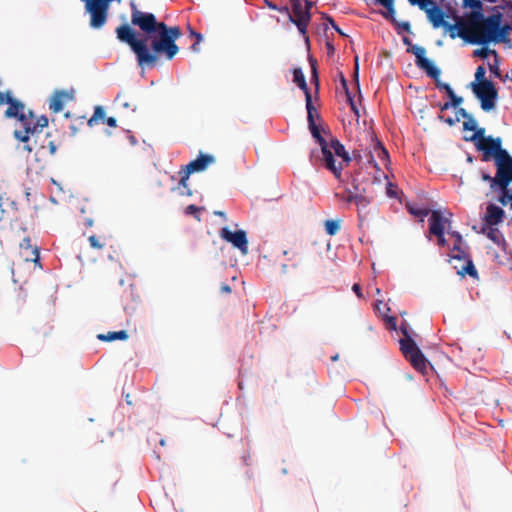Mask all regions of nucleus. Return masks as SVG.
Masks as SVG:
<instances>
[{"instance_id": "4c0bfd02", "label": "nucleus", "mask_w": 512, "mask_h": 512, "mask_svg": "<svg viewBox=\"0 0 512 512\" xmlns=\"http://www.w3.org/2000/svg\"><path fill=\"white\" fill-rule=\"evenodd\" d=\"M306 81L304 73L301 68H295L293 70V82L298 86Z\"/></svg>"}, {"instance_id": "13d9d810", "label": "nucleus", "mask_w": 512, "mask_h": 512, "mask_svg": "<svg viewBox=\"0 0 512 512\" xmlns=\"http://www.w3.org/2000/svg\"><path fill=\"white\" fill-rule=\"evenodd\" d=\"M352 290L355 292V294L357 295L358 298L363 297L362 292H361V287L359 284L355 283L352 287Z\"/></svg>"}, {"instance_id": "72a5a7b5", "label": "nucleus", "mask_w": 512, "mask_h": 512, "mask_svg": "<svg viewBox=\"0 0 512 512\" xmlns=\"http://www.w3.org/2000/svg\"><path fill=\"white\" fill-rule=\"evenodd\" d=\"M204 210L203 207H198L194 204H191V205H188L186 208H185V214L186 215H192L194 216L195 219H197L198 221H200V212Z\"/></svg>"}, {"instance_id": "a19ab883", "label": "nucleus", "mask_w": 512, "mask_h": 512, "mask_svg": "<svg viewBox=\"0 0 512 512\" xmlns=\"http://www.w3.org/2000/svg\"><path fill=\"white\" fill-rule=\"evenodd\" d=\"M485 73H486V71H485V68L483 66H479L476 69V72H475L476 83H482V82L488 81L485 78Z\"/></svg>"}, {"instance_id": "423d86ee", "label": "nucleus", "mask_w": 512, "mask_h": 512, "mask_svg": "<svg viewBox=\"0 0 512 512\" xmlns=\"http://www.w3.org/2000/svg\"><path fill=\"white\" fill-rule=\"evenodd\" d=\"M312 136L316 139L317 143L321 147L322 161L326 169L331 171L337 179H340L342 174V166L335 165V160L332 159L330 152L327 150V141L320 134V129L316 123L308 124Z\"/></svg>"}, {"instance_id": "052dcab7", "label": "nucleus", "mask_w": 512, "mask_h": 512, "mask_svg": "<svg viewBox=\"0 0 512 512\" xmlns=\"http://www.w3.org/2000/svg\"><path fill=\"white\" fill-rule=\"evenodd\" d=\"M220 290L222 293L229 294L231 292V287L228 284L223 283L220 287Z\"/></svg>"}, {"instance_id": "a211bd4d", "label": "nucleus", "mask_w": 512, "mask_h": 512, "mask_svg": "<svg viewBox=\"0 0 512 512\" xmlns=\"http://www.w3.org/2000/svg\"><path fill=\"white\" fill-rule=\"evenodd\" d=\"M456 23L444 25V28L449 31V36L451 39H455L456 37H460L467 43H470V30L467 24V17L465 20L462 18L455 16Z\"/></svg>"}, {"instance_id": "864d4df0", "label": "nucleus", "mask_w": 512, "mask_h": 512, "mask_svg": "<svg viewBox=\"0 0 512 512\" xmlns=\"http://www.w3.org/2000/svg\"><path fill=\"white\" fill-rule=\"evenodd\" d=\"M456 253L452 255V258L453 259H458V260H466L467 258H469V256L466 254V252L461 249V251H455Z\"/></svg>"}, {"instance_id": "f704fd0d", "label": "nucleus", "mask_w": 512, "mask_h": 512, "mask_svg": "<svg viewBox=\"0 0 512 512\" xmlns=\"http://www.w3.org/2000/svg\"><path fill=\"white\" fill-rule=\"evenodd\" d=\"M306 110H307V121L308 124L315 123L314 116L316 114V108L312 104V100H308L306 103Z\"/></svg>"}, {"instance_id": "a18cd8bd", "label": "nucleus", "mask_w": 512, "mask_h": 512, "mask_svg": "<svg viewBox=\"0 0 512 512\" xmlns=\"http://www.w3.org/2000/svg\"><path fill=\"white\" fill-rule=\"evenodd\" d=\"M191 36L195 37V39H196L195 43L192 44L191 49L194 52H198L199 51V44L202 41V35L200 33H196L194 31H191Z\"/></svg>"}, {"instance_id": "2eb2a0df", "label": "nucleus", "mask_w": 512, "mask_h": 512, "mask_svg": "<svg viewBox=\"0 0 512 512\" xmlns=\"http://www.w3.org/2000/svg\"><path fill=\"white\" fill-rule=\"evenodd\" d=\"M327 150L330 152L332 159L335 160V165H341L342 169L344 165H348L351 162V157L337 138L332 137L330 139L327 143Z\"/></svg>"}, {"instance_id": "338daca9", "label": "nucleus", "mask_w": 512, "mask_h": 512, "mask_svg": "<svg viewBox=\"0 0 512 512\" xmlns=\"http://www.w3.org/2000/svg\"><path fill=\"white\" fill-rule=\"evenodd\" d=\"M452 235L454 236V238H456L457 242L462 243V236L460 235L459 232H453Z\"/></svg>"}, {"instance_id": "ea45409f", "label": "nucleus", "mask_w": 512, "mask_h": 512, "mask_svg": "<svg viewBox=\"0 0 512 512\" xmlns=\"http://www.w3.org/2000/svg\"><path fill=\"white\" fill-rule=\"evenodd\" d=\"M322 18L325 19L327 23H329L338 34L345 36L344 32L339 28V26L335 23L334 19L331 16L323 13Z\"/></svg>"}, {"instance_id": "a878e982", "label": "nucleus", "mask_w": 512, "mask_h": 512, "mask_svg": "<svg viewBox=\"0 0 512 512\" xmlns=\"http://www.w3.org/2000/svg\"><path fill=\"white\" fill-rule=\"evenodd\" d=\"M127 333L124 330L108 332L105 334H98L97 338L101 341H114V340H125L127 338Z\"/></svg>"}, {"instance_id": "0eeeda50", "label": "nucleus", "mask_w": 512, "mask_h": 512, "mask_svg": "<svg viewBox=\"0 0 512 512\" xmlns=\"http://www.w3.org/2000/svg\"><path fill=\"white\" fill-rule=\"evenodd\" d=\"M501 158L496 160L497 173L494 177L493 184H497L502 189H506L512 182V157L508 152H501Z\"/></svg>"}, {"instance_id": "20e7f679", "label": "nucleus", "mask_w": 512, "mask_h": 512, "mask_svg": "<svg viewBox=\"0 0 512 512\" xmlns=\"http://www.w3.org/2000/svg\"><path fill=\"white\" fill-rule=\"evenodd\" d=\"M401 332L404 338L400 339V349L407 360L410 361L411 365L418 371L424 372L427 364L426 359L418 348L415 341L411 338L408 332V328L404 325L401 326Z\"/></svg>"}, {"instance_id": "ddd939ff", "label": "nucleus", "mask_w": 512, "mask_h": 512, "mask_svg": "<svg viewBox=\"0 0 512 512\" xmlns=\"http://www.w3.org/2000/svg\"><path fill=\"white\" fill-rule=\"evenodd\" d=\"M407 51L415 56V63L419 69L425 71L429 77L437 76V67L425 57L426 50L424 47L410 45Z\"/></svg>"}, {"instance_id": "393cba45", "label": "nucleus", "mask_w": 512, "mask_h": 512, "mask_svg": "<svg viewBox=\"0 0 512 512\" xmlns=\"http://www.w3.org/2000/svg\"><path fill=\"white\" fill-rule=\"evenodd\" d=\"M509 25H498V28L496 29L494 36L492 39V42L494 43H507L509 39V31H510Z\"/></svg>"}, {"instance_id": "412c9836", "label": "nucleus", "mask_w": 512, "mask_h": 512, "mask_svg": "<svg viewBox=\"0 0 512 512\" xmlns=\"http://www.w3.org/2000/svg\"><path fill=\"white\" fill-rule=\"evenodd\" d=\"M504 210L495 204H489L486 208L483 225L496 226L502 222L504 218Z\"/></svg>"}, {"instance_id": "69168bd1", "label": "nucleus", "mask_w": 512, "mask_h": 512, "mask_svg": "<svg viewBox=\"0 0 512 512\" xmlns=\"http://www.w3.org/2000/svg\"><path fill=\"white\" fill-rule=\"evenodd\" d=\"M353 157H354L355 159H357L358 161L362 160L361 151H360V150H358V149H355V150L353 151Z\"/></svg>"}, {"instance_id": "473e14b6", "label": "nucleus", "mask_w": 512, "mask_h": 512, "mask_svg": "<svg viewBox=\"0 0 512 512\" xmlns=\"http://www.w3.org/2000/svg\"><path fill=\"white\" fill-rule=\"evenodd\" d=\"M489 54H492L495 56V58L498 57V54L495 50H490L489 48L487 47H482L480 49H477L473 52V55L475 57H479V58H482V59H485L488 57Z\"/></svg>"}, {"instance_id": "f257e3e1", "label": "nucleus", "mask_w": 512, "mask_h": 512, "mask_svg": "<svg viewBox=\"0 0 512 512\" xmlns=\"http://www.w3.org/2000/svg\"><path fill=\"white\" fill-rule=\"evenodd\" d=\"M130 49L141 69L153 68L163 56L172 60L179 52L176 40L182 35L178 26L159 22L150 12H144L130 2Z\"/></svg>"}, {"instance_id": "5fc2aeb1", "label": "nucleus", "mask_w": 512, "mask_h": 512, "mask_svg": "<svg viewBox=\"0 0 512 512\" xmlns=\"http://www.w3.org/2000/svg\"><path fill=\"white\" fill-rule=\"evenodd\" d=\"M7 98H13V96L11 95V92L8 91L6 93H2L0 91V106L3 104H7V101H6Z\"/></svg>"}, {"instance_id": "e433bc0d", "label": "nucleus", "mask_w": 512, "mask_h": 512, "mask_svg": "<svg viewBox=\"0 0 512 512\" xmlns=\"http://www.w3.org/2000/svg\"><path fill=\"white\" fill-rule=\"evenodd\" d=\"M117 37L125 43H128V24H122L117 28Z\"/></svg>"}, {"instance_id": "79ce46f5", "label": "nucleus", "mask_w": 512, "mask_h": 512, "mask_svg": "<svg viewBox=\"0 0 512 512\" xmlns=\"http://www.w3.org/2000/svg\"><path fill=\"white\" fill-rule=\"evenodd\" d=\"M463 128L464 130L475 131L477 129V123L475 119L472 116L466 119V121L463 123Z\"/></svg>"}, {"instance_id": "6e6d98bb", "label": "nucleus", "mask_w": 512, "mask_h": 512, "mask_svg": "<svg viewBox=\"0 0 512 512\" xmlns=\"http://www.w3.org/2000/svg\"><path fill=\"white\" fill-rule=\"evenodd\" d=\"M435 236L437 237V243L439 246L444 247L447 244L444 233L436 234Z\"/></svg>"}, {"instance_id": "c85d7f7f", "label": "nucleus", "mask_w": 512, "mask_h": 512, "mask_svg": "<svg viewBox=\"0 0 512 512\" xmlns=\"http://www.w3.org/2000/svg\"><path fill=\"white\" fill-rule=\"evenodd\" d=\"M355 193L348 190L344 195L340 197V199L346 203H356V198H358V194H360V190L358 185H354Z\"/></svg>"}, {"instance_id": "49530a36", "label": "nucleus", "mask_w": 512, "mask_h": 512, "mask_svg": "<svg viewBox=\"0 0 512 512\" xmlns=\"http://www.w3.org/2000/svg\"><path fill=\"white\" fill-rule=\"evenodd\" d=\"M412 5H418L420 9H426L428 5L433 4V0H409Z\"/></svg>"}, {"instance_id": "bb28decb", "label": "nucleus", "mask_w": 512, "mask_h": 512, "mask_svg": "<svg viewBox=\"0 0 512 512\" xmlns=\"http://www.w3.org/2000/svg\"><path fill=\"white\" fill-rule=\"evenodd\" d=\"M105 111L101 106L95 107L94 114L88 121L89 126H94L100 123H105Z\"/></svg>"}, {"instance_id": "e2e57ef3", "label": "nucleus", "mask_w": 512, "mask_h": 512, "mask_svg": "<svg viewBox=\"0 0 512 512\" xmlns=\"http://www.w3.org/2000/svg\"><path fill=\"white\" fill-rule=\"evenodd\" d=\"M302 3L304 4L305 9H307V11L311 12V8L314 5V3L309 0H302Z\"/></svg>"}, {"instance_id": "4468645a", "label": "nucleus", "mask_w": 512, "mask_h": 512, "mask_svg": "<svg viewBox=\"0 0 512 512\" xmlns=\"http://www.w3.org/2000/svg\"><path fill=\"white\" fill-rule=\"evenodd\" d=\"M6 101L9 105V107L5 111V116L7 118L18 119L22 127L24 126L27 120H31V118L33 117V113L31 111H28V113H26L25 105L21 101L15 98H7Z\"/></svg>"}, {"instance_id": "f03ea898", "label": "nucleus", "mask_w": 512, "mask_h": 512, "mask_svg": "<svg viewBox=\"0 0 512 512\" xmlns=\"http://www.w3.org/2000/svg\"><path fill=\"white\" fill-rule=\"evenodd\" d=\"M502 17L500 12L487 17L481 11H471L467 14L470 44L487 45L491 43L498 25L502 23Z\"/></svg>"}, {"instance_id": "9b49d317", "label": "nucleus", "mask_w": 512, "mask_h": 512, "mask_svg": "<svg viewBox=\"0 0 512 512\" xmlns=\"http://www.w3.org/2000/svg\"><path fill=\"white\" fill-rule=\"evenodd\" d=\"M48 125V118L44 115L37 118L34 122V116L31 120H27L23 126V130H15L14 136L21 142H27L30 134L39 133L44 127Z\"/></svg>"}, {"instance_id": "39448f33", "label": "nucleus", "mask_w": 512, "mask_h": 512, "mask_svg": "<svg viewBox=\"0 0 512 512\" xmlns=\"http://www.w3.org/2000/svg\"><path fill=\"white\" fill-rule=\"evenodd\" d=\"M472 89L476 97L481 102V108L484 111H490L495 107L498 92L492 81L482 83H472Z\"/></svg>"}, {"instance_id": "4be33fe9", "label": "nucleus", "mask_w": 512, "mask_h": 512, "mask_svg": "<svg viewBox=\"0 0 512 512\" xmlns=\"http://www.w3.org/2000/svg\"><path fill=\"white\" fill-rule=\"evenodd\" d=\"M426 11L427 17L434 28L444 27L447 25V22L444 20V12L438 6H434L432 8L424 9Z\"/></svg>"}, {"instance_id": "4d7b16f0", "label": "nucleus", "mask_w": 512, "mask_h": 512, "mask_svg": "<svg viewBox=\"0 0 512 512\" xmlns=\"http://www.w3.org/2000/svg\"><path fill=\"white\" fill-rule=\"evenodd\" d=\"M482 180H483V181H488V182H490V187H491L492 189H494V188H495V186L497 185V184H493L494 177H491V176H490V175H488V174L483 173V174H482Z\"/></svg>"}, {"instance_id": "c756f323", "label": "nucleus", "mask_w": 512, "mask_h": 512, "mask_svg": "<svg viewBox=\"0 0 512 512\" xmlns=\"http://www.w3.org/2000/svg\"><path fill=\"white\" fill-rule=\"evenodd\" d=\"M406 209L409 211L410 214H412L414 216L421 217V218H423L429 214V210L423 209V208H417L412 203H407Z\"/></svg>"}, {"instance_id": "1a4fd4ad", "label": "nucleus", "mask_w": 512, "mask_h": 512, "mask_svg": "<svg viewBox=\"0 0 512 512\" xmlns=\"http://www.w3.org/2000/svg\"><path fill=\"white\" fill-rule=\"evenodd\" d=\"M476 148L480 151H483V161H488L491 156L495 157V160L501 158V152H507L501 147L500 138H492L487 137L483 139H479L476 142Z\"/></svg>"}, {"instance_id": "f3484780", "label": "nucleus", "mask_w": 512, "mask_h": 512, "mask_svg": "<svg viewBox=\"0 0 512 512\" xmlns=\"http://www.w3.org/2000/svg\"><path fill=\"white\" fill-rule=\"evenodd\" d=\"M367 136H369L372 150L368 153V161L370 163H374V166L378 168L377 163L375 161V158L377 157L384 165H386L389 162V154L386 148L383 146L381 141L377 139L376 136H374L372 133H368Z\"/></svg>"}, {"instance_id": "5701e85b", "label": "nucleus", "mask_w": 512, "mask_h": 512, "mask_svg": "<svg viewBox=\"0 0 512 512\" xmlns=\"http://www.w3.org/2000/svg\"><path fill=\"white\" fill-rule=\"evenodd\" d=\"M20 248L22 252H26L28 250H31V256L25 255V261H31L35 264H38L40 267V253L37 246H32L31 240L29 237H26L23 239V241L20 244Z\"/></svg>"}, {"instance_id": "b1692460", "label": "nucleus", "mask_w": 512, "mask_h": 512, "mask_svg": "<svg viewBox=\"0 0 512 512\" xmlns=\"http://www.w3.org/2000/svg\"><path fill=\"white\" fill-rule=\"evenodd\" d=\"M481 233L485 234L490 240H492L496 244H500L503 241L502 234L495 226L483 225L481 228Z\"/></svg>"}, {"instance_id": "0e129e2a", "label": "nucleus", "mask_w": 512, "mask_h": 512, "mask_svg": "<svg viewBox=\"0 0 512 512\" xmlns=\"http://www.w3.org/2000/svg\"><path fill=\"white\" fill-rule=\"evenodd\" d=\"M458 114H460L465 119H468L469 117H471V115L464 108H460L458 110Z\"/></svg>"}, {"instance_id": "bf43d9fd", "label": "nucleus", "mask_w": 512, "mask_h": 512, "mask_svg": "<svg viewBox=\"0 0 512 512\" xmlns=\"http://www.w3.org/2000/svg\"><path fill=\"white\" fill-rule=\"evenodd\" d=\"M341 85H342L343 89L345 90V94L347 95V92H350V91L348 89L347 81L343 74H341Z\"/></svg>"}, {"instance_id": "3c124183", "label": "nucleus", "mask_w": 512, "mask_h": 512, "mask_svg": "<svg viewBox=\"0 0 512 512\" xmlns=\"http://www.w3.org/2000/svg\"><path fill=\"white\" fill-rule=\"evenodd\" d=\"M489 69L490 71L498 78H501V73H500V70H499V67H498V61L497 59L495 60V63L494 64H490L489 65Z\"/></svg>"}, {"instance_id": "de8ad7c7", "label": "nucleus", "mask_w": 512, "mask_h": 512, "mask_svg": "<svg viewBox=\"0 0 512 512\" xmlns=\"http://www.w3.org/2000/svg\"><path fill=\"white\" fill-rule=\"evenodd\" d=\"M298 87L304 92L305 94V101L307 102L308 100H312V97H311V92L308 88V85L306 83V81L304 83H301L300 85H298Z\"/></svg>"}, {"instance_id": "6ab92c4d", "label": "nucleus", "mask_w": 512, "mask_h": 512, "mask_svg": "<svg viewBox=\"0 0 512 512\" xmlns=\"http://www.w3.org/2000/svg\"><path fill=\"white\" fill-rule=\"evenodd\" d=\"M447 217H444L441 211L433 210L431 211L429 218V233L431 235L445 233L446 224L451 223V212H447Z\"/></svg>"}, {"instance_id": "58836bf2", "label": "nucleus", "mask_w": 512, "mask_h": 512, "mask_svg": "<svg viewBox=\"0 0 512 512\" xmlns=\"http://www.w3.org/2000/svg\"><path fill=\"white\" fill-rule=\"evenodd\" d=\"M476 132L471 135L470 137H465V141H471V142H477L479 139H483V138H486L484 136V128H480V129H477L475 130Z\"/></svg>"}, {"instance_id": "c9c22d12", "label": "nucleus", "mask_w": 512, "mask_h": 512, "mask_svg": "<svg viewBox=\"0 0 512 512\" xmlns=\"http://www.w3.org/2000/svg\"><path fill=\"white\" fill-rule=\"evenodd\" d=\"M464 8H471L473 11H481L482 12V2L480 0H463Z\"/></svg>"}, {"instance_id": "cd10ccee", "label": "nucleus", "mask_w": 512, "mask_h": 512, "mask_svg": "<svg viewBox=\"0 0 512 512\" xmlns=\"http://www.w3.org/2000/svg\"><path fill=\"white\" fill-rule=\"evenodd\" d=\"M325 231L329 236L336 235L341 228L340 220H326L324 222Z\"/></svg>"}, {"instance_id": "6e6552de", "label": "nucleus", "mask_w": 512, "mask_h": 512, "mask_svg": "<svg viewBox=\"0 0 512 512\" xmlns=\"http://www.w3.org/2000/svg\"><path fill=\"white\" fill-rule=\"evenodd\" d=\"M213 155L200 153L199 156L185 166L184 174L179 181V185L186 188L189 176L192 173L203 172L209 165L215 163Z\"/></svg>"}, {"instance_id": "603ef678", "label": "nucleus", "mask_w": 512, "mask_h": 512, "mask_svg": "<svg viewBox=\"0 0 512 512\" xmlns=\"http://www.w3.org/2000/svg\"><path fill=\"white\" fill-rule=\"evenodd\" d=\"M89 242H90V245L93 247V248H96V249H101L103 247V245L99 242V240L97 239L96 236L92 235L89 237Z\"/></svg>"}, {"instance_id": "c03bdc74", "label": "nucleus", "mask_w": 512, "mask_h": 512, "mask_svg": "<svg viewBox=\"0 0 512 512\" xmlns=\"http://www.w3.org/2000/svg\"><path fill=\"white\" fill-rule=\"evenodd\" d=\"M310 63H311V70H312V82L316 85V89H318L319 78H318V73H317L316 62L311 59Z\"/></svg>"}, {"instance_id": "09e8293b", "label": "nucleus", "mask_w": 512, "mask_h": 512, "mask_svg": "<svg viewBox=\"0 0 512 512\" xmlns=\"http://www.w3.org/2000/svg\"><path fill=\"white\" fill-rule=\"evenodd\" d=\"M347 101H348V103L350 104L352 111H353V112L356 114V116L358 117V116H359V111H358V108L356 107V105H355V103H354L353 95H352L350 92H347Z\"/></svg>"}, {"instance_id": "7ed1b4c3", "label": "nucleus", "mask_w": 512, "mask_h": 512, "mask_svg": "<svg viewBox=\"0 0 512 512\" xmlns=\"http://www.w3.org/2000/svg\"><path fill=\"white\" fill-rule=\"evenodd\" d=\"M291 10L287 6H278L275 3H268V8L285 14L289 21L292 22L300 32V34L308 39L307 28L311 21V12L305 9L302 0H290Z\"/></svg>"}, {"instance_id": "f8f14e48", "label": "nucleus", "mask_w": 512, "mask_h": 512, "mask_svg": "<svg viewBox=\"0 0 512 512\" xmlns=\"http://www.w3.org/2000/svg\"><path fill=\"white\" fill-rule=\"evenodd\" d=\"M407 51L415 56V63L419 69L425 71L429 77L437 76V67L425 57L426 50L424 47L410 45Z\"/></svg>"}, {"instance_id": "7c9ffc66", "label": "nucleus", "mask_w": 512, "mask_h": 512, "mask_svg": "<svg viewBox=\"0 0 512 512\" xmlns=\"http://www.w3.org/2000/svg\"><path fill=\"white\" fill-rule=\"evenodd\" d=\"M459 274H461V275L468 274L472 277L477 276V270L473 264V261L470 258L466 259V265L462 268L461 271H459Z\"/></svg>"}, {"instance_id": "9d476101", "label": "nucleus", "mask_w": 512, "mask_h": 512, "mask_svg": "<svg viewBox=\"0 0 512 512\" xmlns=\"http://www.w3.org/2000/svg\"><path fill=\"white\" fill-rule=\"evenodd\" d=\"M219 234L223 240L231 243L235 248L239 249L243 255L248 253V239L244 230L232 232L228 227H223Z\"/></svg>"}, {"instance_id": "dca6fc26", "label": "nucleus", "mask_w": 512, "mask_h": 512, "mask_svg": "<svg viewBox=\"0 0 512 512\" xmlns=\"http://www.w3.org/2000/svg\"><path fill=\"white\" fill-rule=\"evenodd\" d=\"M372 196L366 194V190L362 189L360 194H358V198H356V207L358 212V219L360 225H363L365 221L369 220L372 215Z\"/></svg>"}, {"instance_id": "2f4dec72", "label": "nucleus", "mask_w": 512, "mask_h": 512, "mask_svg": "<svg viewBox=\"0 0 512 512\" xmlns=\"http://www.w3.org/2000/svg\"><path fill=\"white\" fill-rule=\"evenodd\" d=\"M440 74H441V71L437 67V76L431 77V78L435 81L436 87L440 90H444L447 94L449 91L452 90V88L448 83H444V82L440 81Z\"/></svg>"}, {"instance_id": "680f3d73", "label": "nucleus", "mask_w": 512, "mask_h": 512, "mask_svg": "<svg viewBox=\"0 0 512 512\" xmlns=\"http://www.w3.org/2000/svg\"><path fill=\"white\" fill-rule=\"evenodd\" d=\"M105 123H107L108 126L110 127H115L116 126V119L113 118V117H108L105 119Z\"/></svg>"}, {"instance_id": "37998d69", "label": "nucleus", "mask_w": 512, "mask_h": 512, "mask_svg": "<svg viewBox=\"0 0 512 512\" xmlns=\"http://www.w3.org/2000/svg\"><path fill=\"white\" fill-rule=\"evenodd\" d=\"M447 96L451 99V105L453 107H458L463 101L462 97L457 96L453 89L447 93Z\"/></svg>"}, {"instance_id": "774afa93", "label": "nucleus", "mask_w": 512, "mask_h": 512, "mask_svg": "<svg viewBox=\"0 0 512 512\" xmlns=\"http://www.w3.org/2000/svg\"><path fill=\"white\" fill-rule=\"evenodd\" d=\"M214 215L219 216L226 220V213L223 211H214Z\"/></svg>"}, {"instance_id": "aec40b11", "label": "nucleus", "mask_w": 512, "mask_h": 512, "mask_svg": "<svg viewBox=\"0 0 512 512\" xmlns=\"http://www.w3.org/2000/svg\"><path fill=\"white\" fill-rule=\"evenodd\" d=\"M73 99V91H56L50 99L49 109L54 113H59L63 110L67 101Z\"/></svg>"}, {"instance_id": "8fccbe9b", "label": "nucleus", "mask_w": 512, "mask_h": 512, "mask_svg": "<svg viewBox=\"0 0 512 512\" xmlns=\"http://www.w3.org/2000/svg\"><path fill=\"white\" fill-rule=\"evenodd\" d=\"M381 5L388 9L390 13H394L393 0H378Z\"/></svg>"}]
</instances>
